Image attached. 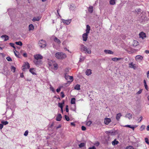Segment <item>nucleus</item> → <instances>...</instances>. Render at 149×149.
<instances>
[{
    "instance_id": "nucleus-1",
    "label": "nucleus",
    "mask_w": 149,
    "mask_h": 149,
    "mask_svg": "<svg viewBox=\"0 0 149 149\" xmlns=\"http://www.w3.org/2000/svg\"><path fill=\"white\" fill-rule=\"evenodd\" d=\"M56 57L59 59L62 60L65 58L67 57L66 54L62 52H58L55 55Z\"/></svg>"
},
{
    "instance_id": "nucleus-2",
    "label": "nucleus",
    "mask_w": 149,
    "mask_h": 149,
    "mask_svg": "<svg viewBox=\"0 0 149 149\" xmlns=\"http://www.w3.org/2000/svg\"><path fill=\"white\" fill-rule=\"evenodd\" d=\"M81 50L82 52H84L86 54H90L91 52L90 49L83 45L81 46Z\"/></svg>"
},
{
    "instance_id": "nucleus-3",
    "label": "nucleus",
    "mask_w": 149,
    "mask_h": 149,
    "mask_svg": "<svg viewBox=\"0 0 149 149\" xmlns=\"http://www.w3.org/2000/svg\"><path fill=\"white\" fill-rule=\"evenodd\" d=\"M46 42L45 41L41 40L39 42L38 44L40 47L44 48L45 47Z\"/></svg>"
},
{
    "instance_id": "nucleus-4",
    "label": "nucleus",
    "mask_w": 149,
    "mask_h": 149,
    "mask_svg": "<svg viewBox=\"0 0 149 149\" xmlns=\"http://www.w3.org/2000/svg\"><path fill=\"white\" fill-rule=\"evenodd\" d=\"M65 78L66 80H68V82H72L73 80V77L72 76L65 75Z\"/></svg>"
},
{
    "instance_id": "nucleus-5",
    "label": "nucleus",
    "mask_w": 149,
    "mask_h": 149,
    "mask_svg": "<svg viewBox=\"0 0 149 149\" xmlns=\"http://www.w3.org/2000/svg\"><path fill=\"white\" fill-rule=\"evenodd\" d=\"M34 58L35 60H39L40 59H42L43 58L42 56L39 54H36L34 55Z\"/></svg>"
},
{
    "instance_id": "nucleus-6",
    "label": "nucleus",
    "mask_w": 149,
    "mask_h": 149,
    "mask_svg": "<svg viewBox=\"0 0 149 149\" xmlns=\"http://www.w3.org/2000/svg\"><path fill=\"white\" fill-rule=\"evenodd\" d=\"M143 57L140 55H138L136 56L135 59L138 62H140L141 61H142L143 59Z\"/></svg>"
},
{
    "instance_id": "nucleus-7",
    "label": "nucleus",
    "mask_w": 149,
    "mask_h": 149,
    "mask_svg": "<svg viewBox=\"0 0 149 149\" xmlns=\"http://www.w3.org/2000/svg\"><path fill=\"white\" fill-rule=\"evenodd\" d=\"M33 62L36 65H39L42 64V61L40 60H34Z\"/></svg>"
},
{
    "instance_id": "nucleus-8",
    "label": "nucleus",
    "mask_w": 149,
    "mask_h": 149,
    "mask_svg": "<svg viewBox=\"0 0 149 149\" xmlns=\"http://www.w3.org/2000/svg\"><path fill=\"white\" fill-rule=\"evenodd\" d=\"M111 121L110 118H105L104 119V123L105 124L107 125Z\"/></svg>"
},
{
    "instance_id": "nucleus-9",
    "label": "nucleus",
    "mask_w": 149,
    "mask_h": 149,
    "mask_svg": "<svg viewBox=\"0 0 149 149\" xmlns=\"http://www.w3.org/2000/svg\"><path fill=\"white\" fill-rule=\"evenodd\" d=\"M129 67L130 68H133L135 70L136 69V67L135 64H133V62H131L129 64Z\"/></svg>"
},
{
    "instance_id": "nucleus-10",
    "label": "nucleus",
    "mask_w": 149,
    "mask_h": 149,
    "mask_svg": "<svg viewBox=\"0 0 149 149\" xmlns=\"http://www.w3.org/2000/svg\"><path fill=\"white\" fill-rule=\"evenodd\" d=\"M63 22L64 24L66 25H68L70 24L71 22V19H68V20L63 19Z\"/></svg>"
},
{
    "instance_id": "nucleus-11",
    "label": "nucleus",
    "mask_w": 149,
    "mask_h": 149,
    "mask_svg": "<svg viewBox=\"0 0 149 149\" xmlns=\"http://www.w3.org/2000/svg\"><path fill=\"white\" fill-rule=\"evenodd\" d=\"M88 34L86 33H84L82 35V37L83 40L85 41H86L87 40Z\"/></svg>"
},
{
    "instance_id": "nucleus-12",
    "label": "nucleus",
    "mask_w": 149,
    "mask_h": 149,
    "mask_svg": "<svg viewBox=\"0 0 149 149\" xmlns=\"http://www.w3.org/2000/svg\"><path fill=\"white\" fill-rule=\"evenodd\" d=\"M23 67H24V68H23V69L29 68L30 67L29 63L27 62H25L24 65H23Z\"/></svg>"
},
{
    "instance_id": "nucleus-13",
    "label": "nucleus",
    "mask_w": 149,
    "mask_h": 149,
    "mask_svg": "<svg viewBox=\"0 0 149 149\" xmlns=\"http://www.w3.org/2000/svg\"><path fill=\"white\" fill-rule=\"evenodd\" d=\"M139 36L140 38H142L143 39L145 38L146 36V34L143 32L140 33L139 34Z\"/></svg>"
},
{
    "instance_id": "nucleus-14",
    "label": "nucleus",
    "mask_w": 149,
    "mask_h": 149,
    "mask_svg": "<svg viewBox=\"0 0 149 149\" xmlns=\"http://www.w3.org/2000/svg\"><path fill=\"white\" fill-rule=\"evenodd\" d=\"M62 118V116L61 114H58L57 115L56 118V120L57 121H60Z\"/></svg>"
},
{
    "instance_id": "nucleus-15",
    "label": "nucleus",
    "mask_w": 149,
    "mask_h": 149,
    "mask_svg": "<svg viewBox=\"0 0 149 149\" xmlns=\"http://www.w3.org/2000/svg\"><path fill=\"white\" fill-rule=\"evenodd\" d=\"M54 41L58 44H60L61 43V41L60 40L58 39L57 37H55L54 38Z\"/></svg>"
},
{
    "instance_id": "nucleus-16",
    "label": "nucleus",
    "mask_w": 149,
    "mask_h": 149,
    "mask_svg": "<svg viewBox=\"0 0 149 149\" xmlns=\"http://www.w3.org/2000/svg\"><path fill=\"white\" fill-rule=\"evenodd\" d=\"M1 38H4V41H6L9 39V37L8 36L6 35H4L2 36H1Z\"/></svg>"
},
{
    "instance_id": "nucleus-17",
    "label": "nucleus",
    "mask_w": 149,
    "mask_h": 149,
    "mask_svg": "<svg viewBox=\"0 0 149 149\" xmlns=\"http://www.w3.org/2000/svg\"><path fill=\"white\" fill-rule=\"evenodd\" d=\"M90 29L91 28L90 26L88 25H86V33L88 34L90 32Z\"/></svg>"
},
{
    "instance_id": "nucleus-18",
    "label": "nucleus",
    "mask_w": 149,
    "mask_h": 149,
    "mask_svg": "<svg viewBox=\"0 0 149 149\" xmlns=\"http://www.w3.org/2000/svg\"><path fill=\"white\" fill-rule=\"evenodd\" d=\"M123 58H112L111 60L114 61H116L119 60H123Z\"/></svg>"
},
{
    "instance_id": "nucleus-19",
    "label": "nucleus",
    "mask_w": 149,
    "mask_h": 149,
    "mask_svg": "<svg viewBox=\"0 0 149 149\" xmlns=\"http://www.w3.org/2000/svg\"><path fill=\"white\" fill-rule=\"evenodd\" d=\"M104 52L107 54H113V52L109 50H104Z\"/></svg>"
},
{
    "instance_id": "nucleus-20",
    "label": "nucleus",
    "mask_w": 149,
    "mask_h": 149,
    "mask_svg": "<svg viewBox=\"0 0 149 149\" xmlns=\"http://www.w3.org/2000/svg\"><path fill=\"white\" fill-rule=\"evenodd\" d=\"M29 31L33 30L34 29V27L32 24H30L29 26Z\"/></svg>"
},
{
    "instance_id": "nucleus-21",
    "label": "nucleus",
    "mask_w": 149,
    "mask_h": 149,
    "mask_svg": "<svg viewBox=\"0 0 149 149\" xmlns=\"http://www.w3.org/2000/svg\"><path fill=\"white\" fill-rule=\"evenodd\" d=\"M125 117L130 119L132 118V114L131 113H127Z\"/></svg>"
},
{
    "instance_id": "nucleus-22",
    "label": "nucleus",
    "mask_w": 149,
    "mask_h": 149,
    "mask_svg": "<svg viewBox=\"0 0 149 149\" xmlns=\"http://www.w3.org/2000/svg\"><path fill=\"white\" fill-rule=\"evenodd\" d=\"M88 11L90 13H92L93 11V7L92 6H90L88 9Z\"/></svg>"
},
{
    "instance_id": "nucleus-23",
    "label": "nucleus",
    "mask_w": 149,
    "mask_h": 149,
    "mask_svg": "<svg viewBox=\"0 0 149 149\" xmlns=\"http://www.w3.org/2000/svg\"><path fill=\"white\" fill-rule=\"evenodd\" d=\"M40 18L39 17H34L33 18L32 20L33 22H35V21H39L40 20Z\"/></svg>"
},
{
    "instance_id": "nucleus-24",
    "label": "nucleus",
    "mask_w": 149,
    "mask_h": 149,
    "mask_svg": "<svg viewBox=\"0 0 149 149\" xmlns=\"http://www.w3.org/2000/svg\"><path fill=\"white\" fill-rule=\"evenodd\" d=\"M124 127H129L130 128H131L132 129V130H134V129L135 128V127L134 126H132L131 125H125L124 126Z\"/></svg>"
},
{
    "instance_id": "nucleus-25",
    "label": "nucleus",
    "mask_w": 149,
    "mask_h": 149,
    "mask_svg": "<svg viewBox=\"0 0 149 149\" xmlns=\"http://www.w3.org/2000/svg\"><path fill=\"white\" fill-rule=\"evenodd\" d=\"M87 75H89L91 73V70L90 69L87 70L86 72Z\"/></svg>"
},
{
    "instance_id": "nucleus-26",
    "label": "nucleus",
    "mask_w": 149,
    "mask_h": 149,
    "mask_svg": "<svg viewBox=\"0 0 149 149\" xmlns=\"http://www.w3.org/2000/svg\"><path fill=\"white\" fill-rule=\"evenodd\" d=\"M121 116V113H118V114H117L116 118L117 120H119Z\"/></svg>"
},
{
    "instance_id": "nucleus-27",
    "label": "nucleus",
    "mask_w": 149,
    "mask_h": 149,
    "mask_svg": "<svg viewBox=\"0 0 149 149\" xmlns=\"http://www.w3.org/2000/svg\"><path fill=\"white\" fill-rule=\"evenodd\" d=\"M34 68H31L29 70L30 72L31 73L33 74H36L34 72Z\"/></svg>"
},
{
    "instance_id": "nucleus-28",
    "label": "nucleus",
    "mask_w": 149,
    "mask_h": 149,
    "mask_svg": "<svg viewBox=\"0 0 149 149\" xmlns=\"http://www.w3.org/2000/svg\"><path fill=\"white\" fill-rule=\"evenodd\" d=\"M118 141H117L116 139H115L113 141H112V144L113 145H116L118 144Z\"/></svg>"
},
{
    "instance_id": "nucleus-29",
    "label": "nucleus",
    "mask_w": 149,
    "mask_h": 149,
    "mask_svg": "<svg viewBox=\"0 0 149 149\" xmlns=\"http://www.w3.org/2000/svg\"><path fill=\"white\" fill-rule=\"evenodd\" d=\"M116 0H110L109 1L110 4L111 5H114L116 3L115 1Z\"/></svg>"
},
{
    "instance_id": "nucleus-30",
    "label": "nucleus",
    "mask_w": 149,
    "mask_h": 149,
    "mask_svg": "<svg viewBox=\"0 0 149 149\" xmlns=\"http://www.w3.org/2000/svg\"><path fill=\"white\" fill-rule=\"evenodd\" d=\"M75 98H72L71 99V103L72 104H74L75 103Z\"/></svg>"
},
{
    "instance_id": "nucleus-31",
    "label": "nucleus",
    "mask_w": 149,
    "mask_h": 149,
    "mask_svg": "<svg viewBox=\"0 0 149 149\" xmlns=\"http://www.w3.org/2000/svg\"><path fill=\"white\" fill-rule=\"evenodd\" d=\"M74 89L77 90H79L80 89V85L79 84L76 85L74 87Z\"/></svg>"
},
{
    "instance_id": "nucleus-32",
    "label": "nucleus",
    "mask_w": 149,
    "mask_h": 149,
    "mask_svg": "<svg viewBox=\"0 0 149 149\" xmlns=\"http://www.w3.org/2000/svg\"><path fill=\"white\" fill-rule=\"evenodd\" d=\"M15 44L18 45L22 46V42L21 41L16 42Z\"/></svg>"
},
{
    "instance_id": "nucleus-33",
    "label": "nucleus",
    "mask_w": 149,
    "mask_h": 149,
    "mask_svg": "<svg viewBox=\"0 0 149 149\" xmlns=\"http://www.w3.org/2000/svg\"><path fill=\"white\" fill-rule=\"evenodd\" d=\"M8 122L7 121H2L1 122V123L3 124V125H6L8 124Z\"/></svg>"
},
{
    "instance_id": "nucleus-34",
    "label": "nucleus",
    "mask_w": 149,
    "mask_h": 149,
    "mask_svg": "<svg viewBox=\"0 0 149 149\" xmlns=\"http://www.w3.org/2000/svg\"><path fill=\"white\" fill-rule=\"evenodd\" d=\"M85 144L84 143H81L79 145V148H82L84 147L85 146Z\"/></svg>"
},
{
    "instance_id": "nucleus-35",
    "label": "nucleus",
    "mask_w": 149,
    "mask_h": 149,
    "mask_svg": "<svg viewBox=\"0 0 149 149\" xmlns=\"http://www.w3.org/2000/svg\"><path fill=\"white\" fill-rule=\"evenodd\" d=\"M65 120L67 121H68L70 120L69 117H68V116H67L66 115H65Z\"/></svg>"
},
{
    "instance_id": "nucleus-36",
    "label": "nucleus",
    "mask_w": 149,
    "mask_h": 149,
    "mask_svg": "<svg viewBox=\"0 0 149 149\" xmlns=\"http://www.w3.org/2000/svg\"><path fill=\"white\" fill-rule=\"evenodd\" d=\"M11 70L13 71V72H15L16 68L15 67H14L13 66H12L11 67Z\"/></svg>"
},
{
    "instance_id": "nucleus-37",
    "label": "nucleus",
    "mask_w": 149,
    "mask_h": 149,
    "mask_svg": "<svg viewBox=\"0 0 149 149\" xmlns=\"http://www.w3.org/2000/svg\"><path fill=\"white\" fill-rule=\"evenodd\" d=\"M6 59L8 61H12V59L9 56H8L6 58Z\"/></svg>"
},
{
    "instance_id": "nucleus-38",
    "label": "nucleus",
    "mask_w": 149,
    "mask_h": 149,
    "mask_svg": "<svg viewBox=\"0 0 149 149\" xmlns=\"http://www.w3.org/2000/svg\"><path fill=\"white\" fill-rule=\"evenodd\" d=\"M71 109L72 111H75L76 107L74 105L72 106Z\"/></svg>"
},
{
    "instance_id": "nucleus-39",
    "label": "nucleus",
    "mask_w": 149,
    "mask_h": 149,
    "mask_svg": "<svg viewBox=\"0 0 149 149\" xmlns=\"http://www.w3.org/2000/svg\"><path fill=\"white\" fill-rule=\"evenodd\" d=\"M91 123L92 122L91 121H88L86 123V125L88 126H89Z\"/></svg>"
},
{
    "instance_id": "nucleus-40",
    "label": "nucleus",
    "mask_w": 149,
    "mask_h": 149,
    "mask_svg": "<svg viewBox=\"0 0 149 149\" xmlns=\"http://www.w3.org/2000/svg\"><path fill=\"white\" fill-rule=\"evenodd\" d=\"M4 74L6 75H8L10 73L9 71L8 70L6 71H4Z\"/></svg>"
},
{
    "instance_id": "nucleus-41",
    "label": "nucleus",
    "mask_w": 149,
    "mask_h": 149,
    "mask_svg": "<svg viewBox=\"0 0 149 149\" xmlns=\"http://www.w3.org/2000/svg\"><path fill=\"white\" fill-rule=\"evenodd\" d=\"M142 119V116H141L138 119H137V120L138 121H139L138 122H140Z\"/></svg>"
},
{
    "instance_id": "nucleus-42",
    "label": "nucleus",
    "mask_w": 149,
    "mask_h": 149,
    "mask_svg": "<svg viewBox=\"0 0 149 149\" xmlns=\"http://www.w3.org/2000/svg\"><path fill=\"white\" fill-rule=\"evenodd\" d=\"M125 149H134L133 147L131 146H129L127 147Z\"/></svg>"
},
{
    "instance_id": "nucleus-43",
    "label": "nucleus",
    "mask_w": 149,
    "mask_h": 149,
    "mask_svg": "<svg viewBox=\"0 0 149 149\" xmlns=\"http://www.w3.org/2000/svg\"><path fill=\"white\" fill-rule=\"evenodd\" d=\"M28 134V131L27 130L24 133V136H26Z\"/></svg>"
},
{
    "instance_id": "nucleus-44",
    "label": "nucleus",
    "mask_w": 149,
    "mask_h": 149,
    "mask_svg": "<svg viewBox=\"0 0 149 149\" xmlns=\"http://www.w3.org/2000/svg\"><path fill=\"white\" fill-rule=\"evenodd\" d=\"M53 65L54 66V69H57L58 67H57V66H58V65L56 63H53Z\"/></svg>"
},
{
    "instance_id": "nucleus-45",
    "label": "nucleus",
    "mask_w": 149,
    "mask_h": 149,
    "mask_svg": "<svg viewBox=\"0 0 149 149\" xmlns=\"http://www.w3.org/2000/svg\"><path fill=\"white\" fill-rule=\"evenodd\" d=\"M107 132H108V133L111 135H113L114 134V133L111 131H109Z\"/></svg>"
},
{
    "instance_id": "nucleus-46",
    "label": "nucleus",
    "mask_w": 149,
    "mask_h": 149,
    "mask_svg": "<svg viewBox=\"0 0 149 149\" xmlns=\"http://www.w3.org/2000/svg\"><path fill=\"white\" fill-rule=\"evenodd\" d=\"M10 45L14 48H15V47L14 46V44L12 43H9Z\"/></svg>"
},
{
    "instance_id": "nucleus-47",
    "label": "nucleus",
    "mask_w": 149,
    "mask_h": 149,
    "mask_svg": "<svg viewBox=\"0 0 149 149\" xmlns=\"http://www.w3.org/2000/svg\"><path fill=\"white\" fill-rule=\"evenodd\" d=\"M58 106L60 107L61 108H63V105L62 103H59Z\"/></svg>"
},
{
    "instance_id": "nucleus-48",
    "label": "nucleus",
    "mask_w": 149,
    "mask_h": 149,
    "mask_svg": "<svg viewBox=\"0 0 149 149\" xmlns=\"http://www.w3.org/2000/svg\"><path fill=\"white\" fill-rule=\"evenodd\" d=\"M134 45H135V46H136V45H138V44H139V43L136 40H134Z\"/></svg>"
},
{
    "instance_id": "nucleus-49",
    "label": "nucleus",
    "mask_w": 149,
    "mask_h": 149,
    "mask_svg": "<svg viewBox=\"0 0 149 149\" xmlns=\"http://www.w3.org/2000/svg\"><path fill=\"white\" fill-rule=\"evenodd\" d=\"M145 139L146 142L148 144H149V142L148 141V138H146Z\"/></svg>"
},
{
    "instance_id": "nucleus-50",
    "label": "nucleus",
    "mask_w": 149,
    "mask_h": 149,
    "mask_svg": "<svg viewBox=\"0 0 149 149\" xmlns=\"http://www.w3.org/2000/svg\"><path fill=\"white\" fill-rule=\"evenodd\" d=\"M81 129L83 131H85L86 130V127L85 126H82L81 127Z\"/></svg>"
},
{
    "instance_id": "nucleus-51",
    "label": "nucleus",
    "mask_w": 149,
    "mask_h": 149,
    "mask_svg": "<svg viewBox=\"0 0 149 149\" xmlns=\"http://www.w3.org/2000/svg\"><path fill=\"white\" fill-rule=\"evenodd\" d=\"M61 96L62 98H63L65 97V95L63 92H61Z\"/></svg>"
},
{
    "instance_id": "nucleus-52",
    "label": "nucleus",
    "mask_w": 149,
    "mask_h": 149,
    "mask_svg": "<svg viewBox=\"0 0 149 149\" xmlns=\"http://www.w3.org/2000/svg\"><path fill=\"white\" fill-rule=\"evenodd\" d=\"M23 56L24 57H27V55L26 53H24L23 54Z\"/></svg>"
},
{
    "instance_id": "nucleus-53",
    "label": "nucleus",
    "mask_w": 149,
    "mask_h": 149,
    "mask_svg": "<svg viewBox=\"0 0 149 149\" xmlns=\"http://www.w3.org/2000/svg\"><path fill=\"white\" fill-rule=\"evenodd\" d=\"M65 109H66V112H68L69 109H68V105L66 106Z\"/></svg>"
},
{
    "instance_id": "nucleus-54",
    "label": "nucleus",
    "mask_w": 149,
    "mask_h": 149,
    "mask_svg": "<svg viewBox=\"0 0 149 149\" xmlns=\"http://www.w3.org/2000/svg\"><path fill=\"white\" fill-rule=\"evenodd\" d=\"M13 110L10 108H9L8 107L6 109V111H13Z\"/></svg>"
},
{
    "instance_id": "nucleus-55",
    "label": "nucleus",
    "mask_w": 149,
    "mask_h": 149,
    "mask_svg": "<svg viewBox=\"0 0 149 149\" xmlns=\"http://www.w3.org/2000/svg\"><path fill=\"white\" fill-rule=\"evenodd\" d=\"M142 89H141L140 90V91H138L136 93L137 94H140V93H141L142 92Z\"/></svg>"
},
{
    "instance_id": "nucleus-56",
    "label": "nucleus",
    "mask_w": 149,
    "mask_h": 149,
    "mask_svg": "<svg viewBox=\"0 0 149 149\" xmlns=\"http://www.w3.org/2000/svg\"><path fill=\"white\" fill-rule=\"evenodd\" d=\"M3 127V125L2 123L0 124V129H2Z\"/></svg>"
},
{
    "instance_id": "nucleus-57",
    "label": "nucleus",
    "mask_w": 149,
    "mask_h": 149,
    "mask_svg": "<svg viewBox=\"0 0 149 149\" xmlns=\"http://www.w3.org/2000/svg\"><path fill=\"white\" fill-rule=\"evenodd\" d=\"M147 77L149 79V71H148L147 72Z\"/></svg>"
},
{
    "instance_id": "nucleus-58",
    "label": "nucleus",
    "mask_w": 149,
    "mask_h": 149,
    "mask_svg": "<svg viewBox=\"0 0 149 149\" xmlns=\"http://www.w3.org/2000/svg\"><path fill=\"white\" fill-rule=\"evenodd\" d=\"M144 86H145V89L147 91H148V87L147 86V85L146 84V85H144Z\"/></svg>"
},
{
    "instance_id": "nucleus-59",
    "label": "nucleus",
    "mask_w": 149,
    "mask_h": 149,
    "mask_svg": "<svg viewBox=\"0 0 149 149\" xmlns=\"http://www.w3.org/2000/svg\"><path fill=\"white\" fill-rule=\"evenodd\" d=\"M14 54H15V56H17V57L18 58H19V55H17V54L16 53V52H15V51H14Z\"/></svg>"
},
{
    "instance_id": "nucleus-60",
    "label": "nucleus",
    "mask_w": 149,
    "mask_h": 149,
    "mask_svg": "<svg viewBox=\"0 0 149 149\" xmlns=\"http://www.w3.org/2000/svg\"><path fill=\"white\" fill-rule=\"evenodd\" d=\"M61 91V88H58L56 90V91L58 93H59Z\"/></svg>"
},
{
    "instance_id": "nucleus-61",
    "label": "nucleus",
    "mask_w": 149,
    "mask_h": 149,
    "mask_svg": "<svg viewBox=\"0 0 149 149\" xmlns=\"http://www.w3.org/2000/svg\"><path fill=\"white\" fill-rule=\"evenodd\" d=\"M89 149H96V148L94 146H93L92 147L89 148Z\"/></svg>"
},
{
    "instance_id": "nucleus-62",
    "label": "nucleus",
    "mask_w": 149,
    "mask_h": 149,
    "mask_svg": "<svg viewBox=\"0 0 149 149\" xmlns=\"http://www.w3.org/2000/svg\"><path fill=\"white\" fill-rule=\"evenodd\" d=\"M50 89L53 92H54V88L53 87H52V86H51L50 87Z\"/></svg>"
},
{
    "instance_id": "nucleus-63",
    "label": "nucleus",
    "mask_w": 149,
    "mask_h": 149,
    "mask_svg": "<svg viewBox=\"0 0 149 149\" xmlns=\"http://www.w3.org/2000/svg\"><path fill=\"white\" fill-rule=\"evenodd\" d=\"M61 127V125H59L58 126H57L56 127V129H57L59 128H60V127Z\"/></svg>"
},
{
    "instance_id": "nucleus-64",
    "label": "nucleus",
    "mask_w": 149,
    "mask_h": 149,
    "mask_svg": "<svg viewBox=\"0 0 149 149\" xmlns=\"http://www.w3.org/2000/svg\"><path fill=\"white\" fill-rule=\"evenodd\" d=\"M145 53L146 54H149V50H146L145 51Z\"/></svg>"
}]
</instances>
